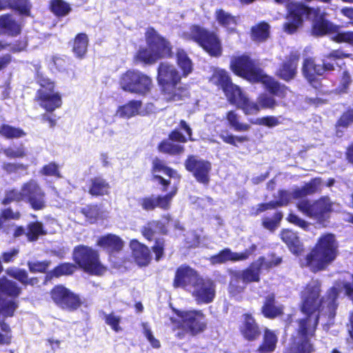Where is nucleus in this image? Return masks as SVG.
Here are the masks:
<instances>
[{
  "mask_svg": "<svg viewBox=\"0 0 353 353\" xmlns=\"http://www.w3.org/2000/svg\"><path fill=\"white\" fill-rule=\"evenodd\" d=\"M220 138L226 143L236 146V142L243 143L248 141L246 136H234L228 131H223L219 134Z\"/></svg>",
  "mask_w": 353,
  "mask_h": 353,
  "instance_id": "51",
  "label": "nucleus"
},
{
  "mask_svg": "<svg viewBox=\"0 0 353 353\" xmlns=\"http://www.w3.org/2000/svg\"><path fill=\"white\" fill-rule=\"evenodd\" d=\"M74 261L85 271L99 274L103 268L101 265L97 251L85 245H79L73 251Z\"/></svg>",
  "mask_w": 353,
  "mask_h": 353,
  "instance_id": "15",
  "label": "nucleus"
},
{
  "mask_svg": "<svg viewBox=\"0 0 353 353\" xmlns=\"http://www.w3.org/2000/svg\"><path fill=\"white\" fill-rule=\"evenodd\" d=\"M161 152L170 154H178L183 151V147L178 143H174L170 141H163L159 145Z\"/></svg>",
  "mask_w": 353,
  "mask_h": 353,
  "instance_id": "48",
  "label": "nucleus"
},
{
  "mask_svg": "<svg viewBox=\"0 0 353 353\" xmlns=\"http://www.w3.org/2000/svg\"><path fill=\"white\" fill-rule=\"evenodd\" d=\"M152 248L156 255V260L159 261L163 254L164 240L163 239H156L155 244Z\"/></svg>",
  "mask_w": 353,
  "mask_h": 353,
  "instance_id": "61",
  "label": "nucleus"
},
{
  "mask_svg": "<svg viewBox=\"0 0 353 353\" xmlns=\"http://www.w3.org/2000/svg\"><path fill=\"white\" fill-rule=\"evenodd\" d=\"M297 207L307 216L319 219L330 210V205L328 199L322 198L314 202L307 199L302 200L299 202Z\"/></svg>",
  "mask_w": 353,
  "mask_h": 353,
  "instance_id": "18",
  "label": "nucleus"
},
{
  "mask_svg": "<svg viewBox=\"0 0 353 353\" xmlns=\"http://www.w3.org/2000/svg\"><path fill=\"white\" fill-rule=\"evenodd\" d=\"M88 39L85 34L79 33L75 37L73 51L78 57H82L87 51Z\"/></svg>",
  "mask_w": 353,
  "mask_h": 353,
  "instance_id": "43",
  "label": "nucleus"
},
{
  "mask_svg": "<svg viewBox=\"0 0 353 353\" xmlns=\"http://www.w3.org/2000/svg\"><path fill=\"white\" fill-rule=\"evenodd\" d=\"M211 81L213 83L221 87L228 100L234 97L236 91L241 90L239 87L232 83L228 72L223 70H215Z\"/></svg>",
  "mask_w": 353,
  "mask_h": 353,
  "instance_id": "24",
  "label": "nucleus"
},
{
  "mask_svg": "<svg viewBox=\"0 0 353 353\" xmlns=\"http://www.w3.org/2000/svg\"><path fill=\"white\" fill-rule=\"evenodd\" d=\"M110 186L104 179L97 176L90 181L89 193L92 196H103L110 192Z\"/></svg>",
  "mask_w": 353,
  "mask_h": 353,
  "instance_id": "33",
  "label": "nucleus"
},
{
  "mask_svg": "<svg viewBox=\"0 0 353 353\" xmlns=\"http://www.w3.org/2000/svg\"><path fill=\"white\" fill-rule=\"evenodd\" d=\"M320 283L318 280H312L302 292V306L301 309H336L338 291L336 288H331L326 297L319 301Z\"/></svg>",
  "mask_w": 353,
  "mask_h": 353,
  "instance_id": "11",
  "label": "nucleus"
},
{
  "mask_svg": "<svg viewBox=\"0 0 353 353\" xmlns=\"http://www.w3.org/2000/svg\"><path fill=\"white\" fill-rule=\"evenodd\" d=\"M21 32V26L11 14L0 16V36L14 37Z\"/></svg>",
  "mask_w": 353,
  "mask_h": 353,
  "instance_id": "29",
  "label": "nucleus"
},
{
  "mask_svg": "<svg viewBox=\"0 0 353 353\" xmlns=\"http://www.w3.org/2000/svg\"><path fill=\"white\" fill-rule=\"evenodd\" d=\"M233 72L252 81L263 83L267 90L272 94L283 97L286 92V87L281 85L272 77L265 74L261 69L258 68L254 62L246 55L235 58L231 62Z\"/></svg>",
  "mask_w": 353,
  "mask_h": 353,
  "instance_id": "2",
  "label": "nucleus"
},
{
  "mask_svg": "<svg viewBox=\"0 0 353 353\" xmlns=\"http://www.w3.org/2000/svg\"><path fill=\"white\" fill-rule=\"evenodd\" d=\"M321 184V180L315 178L302 187H295L289 191L280 190L277 196H276V201L259 204L256 206V210L255 208H252V214L258 215L267 210L273 209L277 206L285 205L292 200L299 199L312 194L319 190Z\"/></svg>",
  "mask_w": 353,
  "mask_h": 353,
  "instance_id": "7",
  "label": "nucleus"
},
{
  "mask_svg": "<svg viewBox=\"0 0 353 353\" xmlns=\"http://www.w3.org/2000/svg\"><path fill=\"white\" fill-rule=\"evenodd\" d=\"M305 318L299 321L298 341L290 353H312L315 351L313 338L319 320L318 310H301Z\"/></svg>",
  "mask_w": 353,
  "mask_h": 353,
  "instance_id": "8",
  "label": "nucleus"
},
{
  "mask_svg": "<svg viewBox=\"0 0 353 353\" xmlns=\"http://www.w3.org/2000/svg\"><path fill=\"white\" fill-rule=\"evenodd\" d=\"M3 153L9 158L23 157L26 155V152L23 147L18 148H8L3 150Z\"/></svg>",
  "mask_w": 353,
  "mask_h": 353,
  "instance_id": "60",
  "label": "nucleus"
},
{
  "mask_svg": "<svg viewBox=\"0 0 353 353\" xmlns=\"http://www.w3.org/2000/svg\"><path fill=\"white\" fill-rule=\"evenodd\" d=\"M19 250L18 248H12L9 251L4 252L0 257V274L3 272V268L2 262L9 263L14 261V259L18 256Z\"/></svg>",
  "mask_w": 353,
  "mask_h": 353,
  "instance_id": "52",
  "label": "nucleus"
},
{
  "mask_svg": "<svg viewBox=\"0 0 353 353\" xmlns=\"http://www.w3.org/2000/svg\"><path fill=\"white\" fill-rule=\"evenodd\" d=\"M226 119L230 128L236 132H247L250 129V125L240 122L239 116L234 111H229Z\"/></svg>",
  "mask_w": 353,
  "mask_h": 353,
  "instance_id": "40",
  "label": "nucleus"
},
{
  "mask_svg": "<svg viewBox=\"0 0 353 353\" xmlns=\"http://www.w3.org/2000/svg\"><path fill=\"white\" fill-rule=\"evenodd\" d=\"M256 250V245L252 244L249 248L244 252L238 253L234 252L229 248H225L219 254L210 257V262L212 264L223 263L228 261L236 262L239 261H245L249 258Z\"/></svg>",
  "mask_w": 353,
  "mask_h": 353,
  "instance_id": "22",
  "label": "nucleus"
},
{
  "mask_svg": "<svg viewBox=\"0 0 353 353\" xmlns=\"http://www.w3.org/2000/svg\"><path fill=\"white\" fill-rule=\"evenodd\" d=\"M270 26L266 23H262L252 28V37L254 41H261L268 38Z\"/></svg>",
  "mask_w": 353,
  "mask_h": 353,
  "instance_id": "46",
  "label": "nucleus"
},
{
  "mask_svg": "<svg viewBox=\"0 0 353 353\" xmlns=\"http://www.w3.org/2000/svg\"><path fill=\"white\" fill-rule=\"evenodd\" d=\"M41 173L46 176H54L61 177L59 172L58 165H57L55 163H50L49 164L44 165L41 170Z\"/></svg>",
  "mask_w": 353,
  "mask_h": 353,
  "instance_id": "58",
  "label": "nucleus"
},
{
  "mask_svg": "<svg viewBox=\"0 0 353 353\" xmlns=\"http://www.w3.org/2000/svg\"><path fill=\"white\" fill-rule=\"evenodd\" d=\"M130 246L137 263L140 266L147 265L151 259L148 248L137 240H132Z\"/></svg>",
  "mask_w": 353,
  "mask_h": 353,
  "instance_id": "30",
  "label": "nucleus"
},
{
  "mask_svg": "<svg viewBox=\"0 0 353 353\" xmlns=\"http://www.w3.org/2000/svg\"><path fill=\"white\" fill-rule=\"evenodd\" d=\"M181 79V76L173 64L168 61L159 64L157 81L167 101H179L188 96V90L179 85Z\"/></svg>",
  "mask_w": 353,
  "mask_h": 353,
  "instance_id": "3",
  "label": "nucleus"
},
{
  "mask_svg": "<svg viewBox=\"0 0 353 353\" xmlns=\"http://www.w3.org/2000/svg\"><path fill=\"white\" fill-rule=\"evenodd\" d=\"M185 168L192 172L198 182L208 184L210 181L209 173L211 170V163L205 160L190 156L185 163Z\"/></svg>",
  "mask_w": 353,
  "mask_h": 353,
  "instance_id": "16",
  "label": "nucleus"
},
{
  "mask_svg": "<svg viewBox=\"0 0 353 353\" xmlns=\"http://www.w3.org/2000/svg\"><path fill=\"white\" fill-rule=\"evenodd\" d=\"M176 193V188H174L165 196L151 195L140 198L138 200L139 204L144 210L150 211L158 207L162 209H168L172 198Z\"/></svg>",
  "mask_w": 353,
  "mask_h": 353,
  "instance_id": "23",
  "label": "nucleus"
},
{
  "mask_svg": "<svg viewBox=\"0 0 353 353\" xmlns=\"http://www.w3.org/2000/svg\"><path fill=\"white\" fill-rule=\"evenodd\" d=\"M282 214L281 212H276L273 218L265 217L263 219V225L265 228L274 230L279 225V223L282 219Z\"/></svg>",
  "mask_w": 353,
  "mask_h": 353,
  "instance_id": "54",
  "label": "nucleus"
},
{
  "mask_svg": "<svg viewBox=\"0 0 353 353\" xmlns=\"http://www.w3.org/2000/svg\"><path fill=\"white\" fill-rule=\"evenodd\" d=\"M277 343V337L276 334L269 330H266L264 334L263 343L259 347L258 353H270L275 349Z\"/></svg>",
  "mask_w": 353,
  "mask_h": 353,
  "instance_id": "39",
  "label": "nucleus"
},
{
  "mask_svg": "<svg viewBox=\"0 0 353 353\" xmlns=\"http://www.w3.org/2000/svg\"><path fill=\"white\" fill-rule=\"evenodd\" d=\"M174 314L170 321L175 327L181 329L176 336L183 338L185 332L196 335L203 332L206 327V321L203 314L197 310H172Z\"/></svg>",
  "mask_w": 353,
  "mask_h": 353,
  "instance_id": "10",
  "label": "nucleus"
},
{
  "mask_svg": "<svg viewBox=\"0 0 353 353\" xmlns=\"http://www.w3.org/2000/svg\"><path fill=\"white\" fill-rule=\"evenodd\" d=\"M229 101L241 109L245 114H255L259 111V107L257 103L250 101L240 90L236 91L233 98Z\"/></svg>",
  "mask_w": 353,
  "mask_h": 353,
  "instance_id": "28",
  "label": "nucleus"
},
{
  "mask_svg": "<svg viewBox=\"0 0 353 353\" xmlns=\"http://www.w3.org/2000/svg\"><path fill=\"white\" fill-rule=\"evenodd\" d=\"M100 247L110 251H119L122 249L123 242L118 236L108 234L100 237L97 241Z\"/></svg>",
  "mask_w": 353,
  "mask_h": 353,
  "instance_id": "32",
  "label": "nucleus"
},
{
  "mask_svg": "<svg viewBox=\"0 0 353 353\" xmlns=\"http://www.w3.org/2000/svg\"><path fill=\"white\" fill-rule=\"evenodd\" d=\"M191 291L198 303H209L215 296V284L210 279L201 277Z\"/></svg>",
  "mask_w": 353,
  "mask_h": 353,
  "instance_id": "20",
  "label": "nucleus"
},
{
  "mask_svg": "<svg viewBox=\"0 0 353 353\" xmlns=\"http://www.w3.org/2000/svg\"><path fill=\"white\" fill-rule=\"evenodd\" d=\"M288 220L289 222L304 229L306 230V228L309 226V224L307 222H306L305 220L299 218L297 215L294 214H289L288 217Z\"/></svg>",
  "mask_w": 353,
  "mask_h": 353,
  "instance_id": "62",
  "label": "nucleus"
},
{
  "mask_svg": "<svg viewBox=\"0 0 353 353\" xmlns=\"http://www.w3.org/2000/svg\"><path fill=\"white\" fill-rule=\"evenodd\" d=\"M50 264V261H28L29 270L32 273L45 272Z\"/></svg>",
  "mask_w": 353,
  "mask_h": 353,
  "instance_id": "55",
  "label": "nucleus"
},
{
  "mask_svg": "<svg viewBox=\"0 0 353 353\" xmlns=\"http://www.w3.org/2000/svg\"><path fill=\"white\" fill-rule=\"evenodd\" d=\"M19 218V212H14L10 208H6L1 211L0 216V230L9 234L12 226L10 224V219H17Z\"/></svg>",
  "mask_w": 353,
  "mask_h": 353,
  "instance_id": "37",
  "label": "nucleus"
},
{
  "mask_svg": "<svg viewBox=\"0 0 353 353\" xmlns=\"http://www.w3.org/2000/svg\"><path fill=\"white\" fill-rule=\"evenodd\" d=\"M280 262V259H276L275 261L265 262V258L261 256L257 261L253 262L246 270L235 272L232 276L230 283V293L232 295L240 293L243 290L247 283L259 281L261 268L268 269L277 265Z\"/></svg>",
  "mask_w": 353,
  "mask_h": 353,
  "instance_id": "9",
  "label": "nucleus"
},
{
  "mask_svg": "<svg viewBox=\"0 0 353 353\" xmlns=\"http://www.w3.org/2000/svg\"><path fill=\"white\" fill-rule=\"evenodd\" d=\"M254 124L264 125L268 128H274L277 126L281 123L279 121V117H276L274 116H267L261 118H258L256 119L254 122H252Z\"/></svg>",
  "mask_w": 353,
  "mask_h": 353,
  "instance_id": "53",
  "label": "nucleus"
},
{
  "mask_svg": "<svg viewBox=\"0 0 353 353\" xmlns=\"http://www.w3.org/2000/svg\"><path fill=\"white\" fill-rule=\"evenodd\" d=\"M13 310H0V327L1 330L5 333H0V344H8L10 341V327L6 323H3L6 315L12 316Z\"/></svg>",
  "mask_w": 353,
  "mask_h": 353,
  "instance_id": "42",
  "label": "nucleus"
},
{
  "mask_svg": "<svg viewBox=\"0 0 353 353\" xmlns=\"http://www.w3.org/2000/svg\"><path fill=\"white\" fill-rule=\"evenodd\" d=\"M336 250L334 236L332 234H325L319 239L316 247L306 256L302 265L309 267L314 272L321 270L335 259Z\"/></svg>",
  "mask_w": 353,
  "mask_h": 353,
  "instance_id": "4",
  "label": "nucleus"
},
{
  "mask_svg": "<svg viewBox=\"0 0 353 353\" xmlns=\"http://www.w3.org/2000/svg\"><path fill=\"white\" fill-rule=\"evenodd\" d=\"M183 37L196 42L212 56H219L221 53V45L217 36L199 26H192L183 33Z\"/></svg>",
  "mask_w": 353,
  "mask_h": 353,
  "instance_id": "12",
  "label": "nucleus"
},
{
  "mask_svg": "<svg viewBox=\"0 0 353 353\" xmlns=\"http://www.w3.org/2000/svg\"><path fill=\"white\" fill-rule=\"evenodd\" d=\"M120 85L125 91L145 95L151 90L152 79L139 70H128L121 76Z\"/></svg>",
  "mask_w": 353,
  "mask_h": 353,
  "instance_id": "13",
  "label": "nucleus"
},
{
  "mask_svg": "<svg viewBox=\"0 0 353 353\" xmlns=\"http://www.w3.org/2000/svg\"><path fill=\"white\" fill-rule=\"evenodd\" d=\"M52 300L60 306H66L70 309H77L81 306L79 296L72 293L62 285H58L51 290Z\"/></svg>",
  "mask_w": 353,
  "mask_h": 353,
  "instance_id": "17",
  "label": "nucleus"
},
{
  "mask_svg": "<svg viewBox=\"0 0 353 353\" xmlns=\"http://www.w3.org/2000/svg\"><path fill=\"white\" fill-rule=\"evenodd\" d=\"M157 232H163L161 223L157 221L148 223L142 230L143 235L149 241L152 239Z\"/></svg>",
  "mask_w": 353,
  "mask_h": 353,
  "instance_id": "49",
  "label": "nucleus"
},
{
  "mask_svg": "<svg viewBox=\"0 0 353 353\" xmlns=\"http://www.w3.org/2000/svg\"><path fill=\"white\" fill-rule=\"evenodd\" d=\"M43 224L41 222L30 223L27 228L26 236L30 241L37 240L40 235L46 234Z\"/></svg>",
  "mask_w": 353,
  "mask_h": 353,
  "instance_id": "44",
  "label": "nucleus"
},
{
  "mask_svg": "<svg viewBox=\"0 0 353 353\" xmlns=\"http://www.w3.org/2000/svg\"><path fill=\"white\" fill-rule=\"evenodd\" d=\"M153 173L154 179L161 185L163 186V190L165 191L167 186L170 183V181L163 179L161 176L157 174V173H163L170 178L179 179V174L177 172L165 166L163 161L160 159H156L153 161Z\"/></svg>",
  "mask_w": 353,
  "mask_h": 353,
  "instance_id": "27",
  "label": "nucleus"
},
{
  "mask_svg": "<svg viewBox=\"0 0 353 353\" xmlns=\"http://www.w3.org/2000/svg\"><path fill=\"white\" fill-rule=\"evenodd\" d=\"M239 331L243 338L248 341H254L261 335V330L255 319L248 314L242 316Z\"/></svg>",
  "mask_w": 353,
  "mask_h": 353,
  "instance_id": "25",
  "label": "nucleus"
},
{
  "mask_svg": "<svg viewBox=\"0 0 353 353\" xmlns=\"http://www.w3.org/2000/svg\"><path fill=\"white\" fill-rule=\"evenodd\" d=\"M142 103L141 101L132 100L128 103L118 107L115 116L128 119L139 114Z\"/></svg>",
  "mask_w": 353,
  "mask_h": 353,
  "instance_id": "31",
  "label": "nucleus"
},
{
  "mask_svg": "<svg viewBox=\"0 0 353 353\" xmlns=\"http://www.w3.org/2000/svg\"><path fill=\"white\" fill-rule=\"evenodd\" d=\"M19 201L28 203L34 210H43L46 206V194L34 180H30L24 183L21 190L8 191L2 203L6 205L12 201Z\"/></svg>",
  "mask_w": 353,
  "mask_h": 353,
  "instance_id": "6",
  "label": "nucleus"
},
{
  "mask_svg": "<svg viewBox=\"0 0 353 353\" xmlns=\"http://www.w3.org/2000/svg\"><path fill=\"white\" fill-rule=\"evenodd\" d=\"M6 273L9 276L19 281L23 285L26 281L28 275L26 270L21 269L17 267L8 268V269H6Z\"/></svg>",
  "mask_w": 353,
  "mask_h": 353,
  "instance_id": "50",
  "label": "nucleus"
},
{
  "mask_svg": "<svg viewBox=\"0 0 353 353\" xmlns=\"http://www.w3.org/2000/svg\"><path fill=\"white\" fill-rule=\"evenodd\" d=\"M104 319L105 323L116 332H119L121 330V327L119 325L121 321V317L119 316L116 315L113 312L108 314H104Z\"/></svg>",
  "mask_w": 353,
  "mask_h": 353,
  "instance_id": "56",
  "label": "nucleus"
},
{
  "mask_svg": "<svg viewBox=\"0 0 353 353\" xmlns=\"http://www.w3.org/2000/svg\"><path fill=\"white\" fill-rule=\"evenodd\" d=\"M176 59L179 67L183 72V77H188L192 71L193 65L191 59L188 57L187 53L181 49H179L176 52Z\"/></svg>",
  "mask_w": 353,
  "mask_h": 353,
  "instance_id": "38",
  "label": "nucleus"
},
{
  "mask_svg": "<svg viewBox=\"0 0 353 353\" xmlns=\"http://www.w3.org/2000/svg\"><path fill=\"white\" fill-rule=\"evenodd\" d=\"M288 14L287 21L283 25L285 32L294 33L301 25L305 18L315 17L312 24V33L316 36H322L328 33H336L332 40L337 43H347L353 46V32H339V27L334 25L323 17L317 16V10L299 3L291 2L288 4Z\"/></svg>",
  "mask_w": 353,
  "mask_h": 353,
  "instance_id": "1",
  "label": "nucleus"
},
{
  "mask_svg": "<svg viewBox=\"0 0 353 353\" xmlns=\"http://www.w3.org/2000/svg\"><path fill=\"white\" fill-rule=\"evenodd\" d=\"M143 332L145 338L148 339L150 345L154 348H159L161 343L153 335L150 327L146 323H142Z\"/></svg>",
  "mask_w": 353,
  "mask_h": 353,
  "instance_id": "57",
  "label": "nucleus"
},
{
  "mask_svg": "<svg viewBox=\"0 0 353 353\" xmlns=\"http://www.w3.org/2000/svg\"><path fill=\"white\" fill-rule=\"evenodd\" d=\"M216 19L219 24L226 28L230 32L235 30L236 21L234 17L229 12L223 10H218L216 11Z\"/></svg>",
  "mask_w": 353,
  "mask_h": 353,
  "instance_id": "36",
  "label": "nucleus"
},
{
  "mask_svg": "<svg viewBox=\"0 0 353 353\" xmlns=\"http://www.w3.org/2000/svg\"><path fill=\"white\" fill-rule=\"evenodd\" d=\"M76 269V265L70 263H63L57 266L52 271L48 272L47 277L52 279L53 277H59L63 275L72 274Z\"/></svg>",
  "mask_w": 353,
  "mask_h": 353,
  "instance_id": "41",
  "label": "nucleus"
},
{
  "mask_svg": "<svg viewBox=\"0 0 353 353\" xmlns=\"http://www.w3.org/2000/svg\"><path fill=\"white\" fill-rule=\"evenodd\" d=\"M7 6H12L21 14L30 15L31 4L28 0H0V10Z\"/></svg>",
  "mask_w": 353,
  "mask_h": 353,
  "instance_id": "35",
  "label": "nucleus"
},
{
  "mask_svg": "<svg viewBox=\"0 0 353 353\" xmlns=\"http://www.w3.org/2000/svg\"><path fill=\"white\" fill-rule=\"evenodd\" d=\"M169 137L172 141H179L181 143L187 141V139L185 138V137L178 130L172 131L170 133Z\"/></svg>",
  "mask_w": 353,
  "mask_h": 353,
  "instance_id": "64",
  "label": "nucleus"
},
{
  "mask_svg": "<svg viewBox=\"0 0 353 353\" xmlns=\"http://www.w3.org/2000/svg\"><path fill=\"white\" fill-rule=\"evenodd\" d=\"M282 240L287 244L290 251L299 254L302 250V246L296 234L292 230H285L281 233Z\"/></svg>",
  "mask_w": 353,
  "mask_h": 353,
  "instance_id": "34",
  "label": "nucleus"
},
{
  "mask_svg": "<svg viewBox=\"0 0 353 353\" xmlns=\"http://www.w3.org/2000/svg\"><path fill=\"white\" fill-rule=\"evenodd\" d=\"M51 10L57 16H64L70 11L68 3L63 0H52L50 3Z\"/></svg>",
  "mask_w": 353,
  "mask_h": 353,
  "instance_id": "47",
  "label": "nucleus"
},
{
  "mask_svg": "<svg viewBox=\"0 0 353 353\" xmlns=\"http://www.w3.org/2000/svg\"><path fill=\"white\" fill-rule=\"evenodd\" d=\"M299 55L291 53L276 71V75L281 79L288 81L294 79L296 74Z\"/></svg>",
  "mask_w": 353,
  "mask_h": 353,
  "instance_id": "26",
  "label": "nucleus"
},
{
  "mask_svg": "<svg viewBox=\"0 0 353 353\" xmlns=\"http://www.w3.org/2000/svg\"><path fill=\"white\" fill-rule=\"evenodd\" d=\"M261 309H281L275 305L274 295L271 294L265 297L264 305Z\"/></svg>",
  "mask_w": 353,
  "mask_h": 353,
  "instance_id": "63",
  "label": "nucleus"
},
{
  "mask_svg": "<svg viewBox=\"0 0 353 353\" xmlns=\"http://www.w3.org/2000/svg\"><path fill=\"white\" fill-rule=\"evenodd\" d=\"M147 48H142L137 52V58L145 63H152L158 59L170 57L172 54V46L154 28H150L145 32Z\"/></svg>",
  "mask_w": 353,
  "mask_h": 353,
  "instance_id": "5",
  "label": "nucleus"
},
{
  "mask_svg": "<svg viewBox=\"0 0 353 353\" xmlns=\"http://www.w3.org/2000/svg\"><path fill=\"white\" fill-rule=\"evenodd\" d=\"M258 103L263 108H273L276 105L275 99L266 94L259 96Z\"/></svg>",
  "mask_w": 353,
  "mask_h": 353,
  "instance_id": "59",
  "label": "nucleus"
},
{
  "mask_svg": "<svg viewBox=\"0 0 353 353\" xmlns=\"http://www.w3.org/2000/svg\"><path fill=\"white\" fill-rule=\"evenodd\" d=\"M41 88L37 92L41 107L48 112H53L61 107L62 103L61 94L54 92V84L48 78L42 76L38 78Z\"/></svg>",
  "mask_w": 353,
  "mask_h": 353,
  "instance_id": "14",
  "label": "nucleus"
},
{
  "mask_svg": "<svg viewBox=\"0 0 353 353\" xmlns=\"http://www.w3.org/2000/svg\"><path fill=\"white\" fill-rule=\"evenodd\" d=\"M0 134L7 139L20 138L26 135L23 130L7 124L0 126Z\"/></svg>",
  "mask_w": 353,
  "mask_h": 353,
  "instance_id": "45",
  "label": "nucleus"
},
{
  "mask_svg": "<svg viewBox=\"0 0 353 353\" xmlns=\"http://www.w3.org/2000/svg\"><path fill=\"white\" fill-rule=\"evenodd\" d=\"M335 63L328 61L325 59L323 61V64H316L313 59H306L304 60L303 65V72L305 78L312 83L315 81L316 75L321 76L325 72L334 70Z\"/></svg>",
  "mask_w": 353,
  "mask_h": 353,
  "instance_id": "21",
  "label": "nucleus"
},
{
  "mask_svg": "<svg viewBox=\"0 0 353 353\" xmlns=\"http://www.w3.org/2000/svg\"><path fill=\"white\" fill-rule=\"evenodd\" d=\"M201 277L188 265H181L176 271L174 279V288H182L191 291Z\"/></svg>",
  "mask_w": 353,
  "mask_h": 353,
  "instance_id": "19",
  "label": "nucleus"
}]
</instances>
